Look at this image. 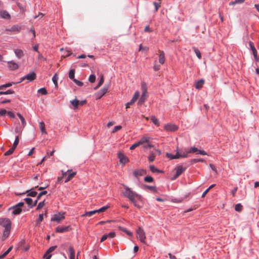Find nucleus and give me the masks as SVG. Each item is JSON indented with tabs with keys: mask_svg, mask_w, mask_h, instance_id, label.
<instances>
[{
	"mask_svg": "<svg viewBox=\"0 0 259 259\" xmlns=\"http://www.w3.org/2000/svg\"><path fill=\"white\" fill-rule=\"evenodd\" d=\"M122 186L124 187L125 189V190L122 192L123 195L125 197L127 198L129 200L133 203L135 206L138 208H140V206L136 202V199L141 200L142 199L141 195L132 190L131 189L126 185L122 184Z\"/></svg>",
	"mask_w": 259,
	"mask_h": 259,
	"instance_id": "obj_1",
	"label": "nucleus"
},
{
	"mask_svg": "<svg viewBox=\"0 0 259 259\" xmlns=\"http://www.w3.org/2000/svg\"><path fill=\"white\" fill-rule=\"evenodd\" d=\"M150 138L148 137H142L138 142L134 143L132 145L130 149L131 150L135 149L137 147L141 145L142 144H145V143H148L149 141Z\"/></svg>",
	"mask_w": 259,
	"mask_h": 259,
	"instance_id": "obj_2",
	"label": "nucleus"
},
{
	"mask_svg": "<svg viewBox=\"0 0 259 259\" xmlns=\"http://www.w3.org/2000/svg\"><path fill=\"white\" fill-rule=\"evenodd\" d=\"M136 232L137 238L139 239L141 242L145 243L146 235L144 230L142 228L139 227Z\"/></svg>",
	"mask_w": 259,
	"mask_h": 259,
	"instance_id": "obj_3",
	"label": "nucleus"
},
{
	"mask_svg": "<svg viewBox=\"0 0 259 259\" xmlns=\"http://www.w3.org/2000/svg\"><path fill=\"white\" fill-rule=\"evenodd\" d=\"M12 223L8 218H0V225L5 229H11Z\"/></svg>",
	"mask_w": 259,
	"mask_h": 259,
	"instance_id": "obj_4",
	"label": "nucleus"
},
{
	"mask_svg": "<svg viewBox=\"0 0 259 259\" xmlns=\"http://www.w3.org/2000/svg\"><path fill=\"white\" fill-rule=\"evenodd\" d=\"M186 168L183 167L182 165H179L177 166L175 168V170L176 171V174L174 176V177L171 179V180H176L186 170Z\"/></svg>",
	"mask_w": 259,
	"mask_h": 259,
	"instance_id": "obj_5",
	"label": "nucleus"
},
{
	"mask_svg": "<svg viewBox=\"0 0 259 259\" xmlns=\"http://www.w3.org/2000/svg\"><path fill=\"white\" fill-rule=\"evenodd\" d=\"M36 74L34 72H32L25 76L22 77L20 79V81L19 82H22V81L24 80L25 79L28 80V81H31L33 80H34L36 78ZM19 83V82H18Z\"/></svg>",
	"mask_w": 259,
	"mask_h": 259,
	"instance_id": "obj_6",
	"label": "nucleus"
},
{
	"mask_svg": "<svg viewBox=\"0 0 259 259\" xmlns=\"http://www.w3.org/2000/svg\"><path fill=\"white\" fill-rule=\"evenodd\" d=\"M188 153H195L196 154H199L202 155H207V153L205 151L199 150L195 147H191L188 151Z\"/></svg>",
	"mask_w": 259,
	"mask_h": 259,
	"instance_id": "obj_7",
	"label": "nucleus"
},
{
	"mask_svg": "<svg viewBox=\"0 0 259 259\" xmlns=\"http://www.w3.org/2000/svg\"><path fill=\"white\" fill-rule=\"evenodd\" d=\"M64 214V213H60L54 214L53 217L51 219V221L59 223L65 219Z\"/></svg>",
	"mask_w": 259,
	"mask_h": 259,
	"instance_id": "obj_8",
	"label": "nucleus"
},
{
	"mask_svg": "<svg viewBox=\"0 0 259 259\" xmlns=\"http://www.w3.org/2000/svg\"><path fill=\"white\" fill-rule=\"evenodd\" d=\"M118 157L119 159L120 163L124 164L129 161L128 157L121 152L118 153Z\"/></svg>",
	"mask_w": 259,
	"mask_h": 259,
	"instance_id": "obj_9",
	"label": "nucleus"
},
{
	"mask_svg": "<svg viewBox=\"0 0 259 259\" xmlns=\"http://www.w3.org/2000/svg\"><path fill=\"white\" fill-rule=\"evenodd\" d=\"M178 129V126L174 124H167L164 126V130L168 132H175Z\"/></svg>",
	"mask_w": 259,
	"mask_h": 259,
	"instance_id": "obj_10",
	"label": "nucleus"
},
{
	"mask_svg": "<svg viewBox=\"0 0 259 259\" xmlns=\"http://www.w3.org/2000/svg\"><path fill=\"white\" fill-rule=\"evenodd\" d=\"M57 248V246H53L50 247L46 253L44 255V258L45 259H50L52 257V254L51 253L53 252L55 249Z\"/></svg>",
	"mask_w": 259,
	"mask_h": 259,
	"instance_id": "obj_11",
	"label": "nucleus"
},
{
	"mask_svg": "<svg viewBox=\"0 0 259 259\" xmlns=\"http://www.w3.org/2000/svg\"><path fill=\"white\" fill-rule=\"evenodd\" d=\"M108 90V87L106 86L101 89L97 94V98L100 99L103 96L107 93Z\"/></svg>",
	"mask_w": 259,
	"mask_h": 259,
	"instance_id": "obj_12",
	"label": "nucleus"
},
{
	"mask_svg": "<svg viewBox=\"0 0 259 259\" xmlns=\"http://www.w3.org/2000/svg\"><path fill=\"white\" fill-rule=\"evenodd\" d=\"M12 210V214L17 215L20 214L22 211V208L17 207L16 205L9 208V210Z\"/></svg>",
	"mask_w": 259,
	"mask_h": 259,
	"instance_id": "obj_13",
	"label": "nucleus"
},
{
	"mask_svg": "<svg viewBox=\"0 0 259 259\" xmlns=\"http://www.w3.org/2000/svg\"><path fill=\"white\" fill-rule=\"evenodd\" d=\"M133 174L136 177L142 176L146 174V170L143 169H136L134 171Z\"/></svg>",
	"mask_w": 259,
	"mask_h": 259,
	"instance_id": "obj_14",
	"label": "nucleus"
},
{
	"mask_svg": "<svg viewBox=\"0 0 259 259\" xmlns=\"http://www.w3.org/2000/svg\"><path fill=\"white\" fill-rule=\"evenodd\" d=\"M70 228V226L65 227H58L56 229V232L58 233H64L68 232Z\"/></svg>",
	"mask_w": 259,
	"mask_h": 259,
	"instance_id": "obj_15",
	"label": "nucleus"
},
{
	"mask_svg": "<svg viewBox=\"0 0 259 259\" xmlns=\"http://www.w3.org/2000/svg\"><path fill=\"white\" fill-rule=\"evenodd\" d=\"M67 174H68V177L66 179L65 181V183H67L69 181H70L76 174V172H72L71 169H69L67 170Z\"/></svg>",
	"mask_w": 259,
	"mask_h": 259,
	"instance_id": "obj_16",
	"label": "nucleus"
},
{
	"mask_svg": "<svg viewBox=\"0 0 259 259\" xmlns=\"http://www.w3.org/2000/svg\"><path fill=\"white\" fill-rule=\"evenodd\" d=\"M8 67L12 70H15L19 68V65L13 61H10L8 62Z\"/></svg>",
	"mask_w": 259,
	"mask_h": 259,
	"instance_id": "obj_17",
	"label": "nucleus"
},
{
	"mask_svg": "<svg viewBox=\"0 0 259 259\" xmlns=\"http://www.w3.org/2000/svg\"><path fill=\"white\" fill-rule=\"evenodd\" d=\"M21 27L17 25H13L12 26L11 28H8V29H6V31H12V32H15V31H17V32H19L20 30H21Z\"/></svg>",
	"mask_w": 259,
	"mask_h": 259,
	"instance_id": "obj_18",
	"label": "nucleus"
},
{
	"mask_svg": "<svg viewBox=\"0 0 259 259\" xmlns=\"http://www.w3.org/2000/svg\"><path fill=\"white\" fill-rule=\"evenodd\" d=\"M159 53L160 54L159 55V62L161 64H163L165 62L164 53L163 51H160Z\"/></svg>",
	"mask_w": 259,
	"mask_h": 259,
	"instance_id": "obj_19",
	"label": "nucleus"
},
{
	"mask_svg": "<svg viewBox=\"0 0 259 259\" xmlns=\"http://www.w3.org/2000/svg\"><path fill=\"white\" fill-rule=\"evenodd\" d=\"M1 16L4 19H9L11 18L10 15L6 11H2L0 12Z\"/></svg>",
	"mask_w": 259,
	"mask_h": 259,
	"instance_id": "obj_20",
	"label": "nucleus"
},
{
	"mask_svg": "<svg viewBox=\"0 0 259 259\" xmlns=\"http://www.w3.org/2000/svg\"><path fill=\"white\" fill-rule=\"evenodd\" d=\"M11 229H5L2 236V240H5L10 235Z\"/></svg>",
	"mask_w": 259,
	"mask_h": 259,
	"instance_id": "obj_21",
	"label": "nucleus"
},
{
	"mask_svg": "<svg viewBox=\"0 0 259 259\" xmlns=\"http://www.w3.org/2000/svg\"><path fill=\"white\" fill-rule=\"evenodd\" d=\"M204 83V80L203 79H200L197 81L195 84V87L197 89H200L202 88L203 85Z\"/></svg>",
	"mask_w": 259,
	"mask_h": 259,
	"instance_id": "obj_22",
	"label": "nucleus"
},
{
	"mask_svg": "<svg viewBox=\"0 0 259 259\" xmlns=\"http://www.w3.org/2000/svg\"><path fill=\"white\" fill-rule=\"evenodd\" d=\"M146 97H147V96H146V91H145L143 93V94H142V96H141V98H140V100H139V101L138 102V104H140V105L142 104L145 102V100L146 99Z\"/></svg>",
	"mask_w": 259,
	"mask_h": 259,
	"instance_id": "obj_23",
	"label": "nucleus"
},
{
	"mask_svg": "<svg viewBox=\"0 0 259 259\" xmlns=\"http://www.w3.org/2000/svg\"><path fill=\"white\" fill-rule=\"evenodd\" d=\"M15 54L18 58H21L24 56V53L22 50L20 49H16L15 50Z\"/></svg>",
	"mask_w": 259,
	"mask_h": 259,
	"instance_id": "obj_24",
	"label": "nucleus"
},
{
	"mask_svg": "<svg viewBox=\"0 0 259 259\" xmlns=\"http://www.w3.org/2000/svg\"><path fill=\"white\" fill-rule=\"evenodd\" d=\"M39 127L42 133V134H47V132L45 130V124L44 122H40L39 123Z\"/></svg>",
	"mask_w": 259,
	"mask_h": 259,
	"instance_id": "obj_25",
	"label": "nucleus"
},
{
	"mask_svg": "<svg viewBox=\"0 0 259 259\" xmlns=\"http://www.w3.org/2000/svg\"><path fill=\"white\" fill-rule=\"evenodd\" d=\"M33 188L31 189L30 190L27 191L25 193H23L22 194H25L26 193H28L27 196L34 197L36 195L37 192L34 191H32Z\"/></svg>",
	"mask_w": 259,
	"mask_h": 259,
	"instance_id": "obj_26",
	"label": "nucleus"
},
{
	"mask_svg": "<svg viewBox=\"0 0 259 259\" xmlns=\"http://www.w3.org/2000/svg\"><path fill=\"white\" fill-rule=\"evenodd\" d=\"M69 251L70 253V259H74L75 258V251L73 248L71 246H70L69 248Z\"/></svg>",
	"mask_w": 259,
	"mask_h": 259,
	"instance_id": "obj_27",
	"label": "nucleus"
},
{
	"mask_svg": "<svg viewBox=\"0 0 259 259\" xmlns=\"http://www.w3.org/2000/svg\"><path fill=\"white\" fill-rule=\"evenodd\" d=\"M17 115L19 117V118H20V119L21 120V122L22 125L23 126V127H24L26 126V122L25 121V120L24 118L19 113H17Z\"/></svg>",
	"mask_w": 259,
	"mask_h": 259,
	"instance_id": "obj_28",
	"label": "nucleus"
},
{
	"mask_svg": "<svg viewBox=\"0 0 259 259\" xmlns=\"http://www.w3.org/2000/svg\"><path fill=\"white\" fill-rule=\"evenodd\" d=\"M166 155L168 158H169L171 159H179L178 152H177L176 155H172L171 154L167 153Z\"/></svg>",
	"mask_w": 259,
	"mask_h": 259,
	"instance_id": "obj_29",
	"label": "nucleus"
},
{
	"mask_svg": "<svg viewBox=\"0 0 259 259\" xmlns=\"http://www.w3.org/2000/svg\"><path fill=\"white\" fill-rule=\"evenodd\" d=\"M96 213H97V210H92V211H87L84 214H82L81 215V217H84V216L91 217L92 215L95 214Z\"/></svg>",
	"mask_w": 259,
	"mask_h": 259,
	"instance_id": "obj_30",
	"label": "nucleus"
},
{
	"mask_svg": "<svg viewBox=\"0 0 259 259\" xmlns=\"http://www.w3.org/2000/svg\"><path fill=\"white\" fill-rule=\"evenodd\" d=\"M151 120L152 122L156 126H159V121L158 119H157L154 116H152L151 117Z\"/></svg>",
	"mask_w": 259,
	"mask_h": 259,
	"instance_id": "obj_31",
	"label": "nucleus"
},
{
	"mask_svg": "<svg viewBox=\"0 0 259 259\" xmlns=\"http://www.w3.org/2000/svg\"><path fill=\"white\" fill-rule=\"evenodd\" d=\"M13 246L10 247L3 254L0 255V259L4 258L12 250Z\"/></svg>",
	"mask_w": 259,
	"mask_h": 259,
	"instance_id": "obj_32",
	"label": "nucleus"
},
{
	"mask_svg": "<svg viewBox=\"0 0 259 259\" xmlns=\"http://www.w3.org/2000/svg\"><path fill=\"white\" fill-rule=\"evenodd\" d=\"M71 104L75 108H77L79 105V101L77 99H74L70 101Z\"/></svg>",
	"mask_w": 259,
	"mask_h": 259,
	"instance_id": "obj_33",
	"label": "nucleus"
},
{
	"mask_svg": "<svg viewBox=\"0 0 259 259\" xmlns=\"http://www.w3.org/2000/svg\"><path fill=\"white\" fill-rule=\"evenodd\" d=\"M155 154L153 151H150V155L148 157V160L150 162H153L155 159Z\"/></svg>",
	"mask_w": 259,
	"mask_h": 259,
	"instance_id": "obj_34",
	"label": "nucleus"
},
{
	"mask_svg": "<svg viewBox=\"0 0 259 259\" xmlns=\"http://www.w3.org/2000/svg\"><path fill=\"white\" fill-rule=\"evenodd\" d=\"M74 74H75V70L71 69L69 72V77L71 79H72L73 81H74V79H75L74 78Z\"/></svg>",
	"mask_w": 259,
	"mask_h": 259,
	"instance_id": "obj_35",
	"label": "nucleus"
},
{
	"mask_svg": "<svg viewBox=\"0 0 259 259\" xmlns=\"http://www.w3.org/2000/svg\"><path fill=\"white\" fill-rule=\"evenodd\" d=\"M14 91L12 90H9L6 92L1 91L0 92V95H8V94H14Z\"/></svg>",
	"mask_w": 259,
	"mask_h": 259,
	"instance_id": "obj_36",
	"label": "nucleus"
},
{
	"mask_svg": "<svg viewBox=\"0 0 259 259\" xmlns=\"http://www.w3.org/2000/svg\"><path fill=\"white\" fill-rule=\"evenodd\" d=\"M15 83H8L2 85H0V90H3L6 88H8L12 85L13 84H15Z\"/></svg>",
	"mask_w": 259,
	"mask_h": 259,
	"instance_id": "obj_37",
	"label": "nucleus"
},
{
	"mask_svg": "<svg viewBox=\"0 0 259 259\" xmlns=\"http://www.w3.org/2000/svg\"><path fill=\"white\" fill-rule=\"evenodd\" d=\"M193 50L197 57L199 59H200L201 58V55L199 50L196 48H194Z\"/></svg>",
	"mask_w": 259,
	"mask_h": 259,
	"instance_id": "obj_38",
	"label": "nucleus"
},
{
	"mask_svg": "<svg viewBox=\"0 0 259 259\" xmlns=\"http://www.w3.org/2000/svg\"><path fill=\"white\" fill-rule=\"evenodd\" d=\"M149 168L152 172H161L158 169L156 168L154 165H150Z\"/></svg>",
	"mask_w": 259,
	"mask_h": 259,
	"instance_id": "obj_39",
	"label": "nucleus"
},
{
	"mask_svg": "<svg viewBox=\"0 0 259 259\" xmlns=\"http://www.w3.org/2000/svg\"><path fill=\"white\" fill-rule=\"evenodd\" d=\"M244 2V0H235L234 1L230 3V5H235L238 4H242Z\"/></svg>",
	"mask_w": 259,
	"mask_h": 259,
	"instance_id": "obj_40",
	"label": "nucleus"
},
{
	"mask_svg": "<svg viewBox=\"0 0 259 259\" xmlns=\"http://www.w3.org/2000/svg\"><path fill=\"white\" fill-rule=\"evenodd\" d=\"M37 92L44 95H47L48 93L47 90L44 88L39 89Z\"/></svg>",
	"mask_w": 259,
	"mask_h": 259,
	"instance_id": "obj_41",
	"label": "nucleus"
},
{
	"mask_svg": "<svg viewBox=\"0 0 259 259\" xmlns=\"http://www.w3.org/2000/svg\"><path fill=\"white\" fill-rule=\"evenodd\" d=\"M235 209L237 211H241L242 209V205L240 203L237 204L235 205Z\"/></svg>",
	"mask_w": 259,
	"mask_h": 259,
	"instance_id": "obj_42",
	"label": "nucleus"
},
{
	"mask_svg": "<svg viewBox=\"0 0 259 259\" xmlns=\"http://www.w3.org/2000/svg\"><path fill=\"white\" fill-rule=\"evenodd\" d=\"M144 188L148 189H149L151 191H152L153 192L156 191V188L155 186H148V185H145Z\"/></svg>",
	"mask_w": 259,
	"mask_h": 259,
	"instance_id": "obj_43",
	"label": "nucleus"
},
{
	"mask_svg": "<svg viewBox=\"0 0 259 259\" xmlns=\"http://www.w3.org/2000/svg\"><path fill=\"white\" fill-rule=\"evenodd\" d=\"M58 79V76L57 73H56L52 78V81L56 86L57 85V81Z\"/></svg>",
	"mask_w": 259,
	"mask_h": 259,
	"instance_id": "obj_44",
	"label": "nucleus"
},
{
	"mask_svg": "<svg viewBox=\"0 0 259 259\" xmlns=\"http://www.w3.org/2000/svg\"><path fill=\"white\" fill-rule=\"evenodd\" d=\"M43 214H40L39 215L38 218L36 220V223L37 225H39L40 222L43 220Z\"/></svg>",
	"mask_w": 259,
	"mask_h": 259,
	"instance_id": "obj_45",
	"label": "nucleus"
},
{
	"mask_svg": "<svg viewBox=\"0 0 259 259\" xmlns=\"http://www.w3.org/2000/svg\"><path fill=\"white\" fill-rule=\"evenodd\" d=\"M103 82H104V77L103 75H102L100 80L99 82L98 85L96 86V87L95 88V90H97L98 88H99L103 84Z\"/></svg>",
	"mask_w": 259,
	"mask_h": 259,
	"instance_id": "obj_46",
	"label": "nucleus"
},
{
	"mask_svg": "<svg viewBox=\"0 0 259 259\" xmlns=\"http://www.w3.org/2000/svg\"><path fill=\"white\" fill-rule=\"evenodd\" d=\"M144 181H145V182H147V183H152L153 182L154 179L152 177L149 176V177H145L144 178Z\"/></svg>",
	"mask_w": 259,
	"mask_h": 259,
	"instance_id": "obj_47",
	"label": "nucleus"
},
{
	"mask_svg": "<svg viewBox=\"0 0 259 259\" xmlns=\"http://www.w3.org/2000/svg\"><path fill=\"white\" fill-rule=\"evenodd\" d=\"M19 137L18 136H17L15 138V140L13 143V147H14V148H15L17 147L18 143H19Z\"/></svg>",
	"mask_w": 259,
	"mask_h": 259,
	"instance_id": "obj_48",
	"label": "nucleus"
},
{
	"mask_svg": "<svg viewBox=\"0 0 259 259\" xmlns=\"http://www.w3.org/2000/svg\"><path fill=\"white\" fill-rule=\"evenodd\" d=\"M15 149V148H14V147H12L11 148H10L8 151H7L5 153V155L6 156H8V155H10L12 154L14 152Z\"/></svg>",
	"mask_w": 259,
	"mask_h": 259,
	"instance_id": "obj_49",
	"label": "nucleus"
},
{
	"mask_svg": "<svg viewBox=\"0 0 259 259\" xmlns=\"http://www.w3.org/2000/svg\"><path fill=\"white\" fill-rule=\"evenodd\" d=\"M251 51L252 52V54H253V55L255 60L257 61L258 60L257 52L256 49L255 48L253 50H252Z\"/></svg>",
	"mask_w": 259,
	"mask_h": 259,
	"instance_id": "obj_50",
	"label": "nucleus"
},
{
	"mask_svg": "<svg viewBox=\"0 0 259 259\" xmlns=\"http://www.w3.org/2000/svg\"><path fill=\"white\" fill-rule=\"evenodd\" d=\"M96 77L95 75L92 74L89 76V80L90 82L93 83L96 80Z\"/></svg>",
	"mask_w": 259,
	"mask_h": 259,
	"instance_id": "obj_51",
	"label": "nucleus"
},
{
	"mask_svg": "<svg viewBox=\"0 0 259 259\" xmlns=\"http://www.w3.org/2000/svg\"><path fill=\"white\" fill-rule=\"evenodd\" d=\"M24 200L26 202V203L30 206V207L31 206L32 203V200L31 198H26Z\"/></svg>",
	"mask_w": 259,
	"mask_h": 259,
	"instance_id": "obj_52",
	"label": "nucleus"
},
{
	"mask_svg": "<svg viewBox=\"0 0 259 259\" xmlns=\"http://www.w3.org/2000/svg\"><path fill=\"white\" fill-rule=\"evenodd\" d=\"M109 207L108 206H103L101 208L97 210V213L102 212L105 211Z\"/></svg>",
	"mask_w": 259,
	"mask_h": 259,
	"instance_id": "obj_53",
	"label": "nucleus"
},
{
	"mask_svg": "<svg viewBox=\"0 0 259 259\" xmlns=\"http://www.w3.org/2000/svg\"><path fill=\"white\" fill-rule=\"evenodd\" d=\"M44 205H45V201L40 202L37 205L36 209L38 210V209H41V208H42L44 206Z\"/></svg>",
	"mask_w": 259,
	"mask_h": 259,
	"instance_id": "obj_54",
	"label": "nucleus"
},
{
	"mask_svg": "<svg viewBox=\"0 0 259 259\" xmlns=\"http://www.w3.org/2000/svg\"><path fill=\"white\" fill-rule=\"evenodd\" d=\"M204 160L203 159H193L191 160V162L192 164L196 163L198 162H203Z\"/></svg>",
	"mask_w": 259,
	"mask_h": 259,
	"instance_id": "obj_55",
	"label": "nucleus"
},
{
	"mask_svg": "<svg viewBox=\"0 0 259 259\" xmlns=\"http://www.w3.org/2000/svg\"><path fill=\"white\" fill-rule=\"evenodd\" d=\"M47 194V191H44L41 192L40 193H39L38 194V195L37 196V200H39L40 198V197L41 196H42V195H46Z\"/></svg>",
	"mask_w": 259,
	"mask_h": 259,
	"instance_id": "obj_56",
	"label": "nucleus"
},
{
	"mask_svg": "<svg viewBox=\"0 0 259 259\" xmlns=\"http://www.w3.org/2000/svg\"><path fill=\"white\" fill-rule=\"evenodd\" d=\"M140 96V93L139 92H135L134 96L133 97V99L135 101H137Z\"/></svg>",
	"mask_w": 259,
	"mask_h": 259,
	"instance_id": "obj_57",
	"label": "nucleus"
},
{
	"mask_svg": "<svg viewBox=\"0 0 259 259\" xmlns=\"http://www.w3.org/2000/svg\"><path fill=\"white\" fill-rule=\"evenodd\" d=\"M107 237L109 238H113L115 236V233L114 232H111L109 234H107Z\"/></svg>",
	"mask_w": 259,
	"mask_h": 259,
	"instance_id": "obj_58",
	"label": "nucleus"
},
{
	"mask_svg": "<svg viewBox=\"0 0 259 259\" xmlns=\"http://www.w3.org/2000/svg\"><path fill=\"white\" fill-rule=\"evenodd\" d=\"M121 128H122V126L121 125L116 126L113 129L112 133H115L117 131H119L121 129Z\"/></svg>",
	"mask_w": 259,
	"mask_h": 259,
	"instance_id": "obj_59",
	"label": "nucleus"
},
{
	"mask_svg": "<svg viewBox=\"0 0 259 259\" xmlns=\"http://www.w3.org/2000/svg\"><path fill=\"white\" fill-rule=\"evenodd\" d=\"M189 153H188V152H187L186 153H184L183 154H180L179 152H178V155H179V158H181V157H183V158H186V157H188V154Z\"/></svg>",
	"mask_w": 259,
	"mask_h": 259,
	"instance_id": "obj_60",
	"label": "nucleus"
},
{
	"mask_svg": "<svg viewBox=\"0 0 259 259\" xmlns=\"http://www.w3.org/2000/svg\"><path fill=\"white\" fill-rule=\"evenodd\" d=\"M73 82H75L77 85H78L79 87H81L83 84V83L82 82L79 81L76 79H74Z\"/></svg>",
	"mask_w": 259,
	"mask_h": 259,
	"instance_id": "obj_61",
	"label": "nucleus"
},
{
	"mask_svg": "<svg viewBox=\"0 0 259 259\" xmlns=\"http://www.w3.org/2000/svg\"><path fill=\"white\" fill-rule=\"evenodd\" d=\"M153 5H154L155 8V11H157L158 9L160 7V3L159 4H158L156 2H154Z\"/></svg>",
	"mask_w": 259,
	"mask_h": 259,
	"instance_id": "obj_62",
	"label": "nucleus"
},
{
	"mask_svg": "<svg viewBox=\"0 0 259 259\" xmlns=\"http://www.w3.org/2000/svg\"><path fill=\"white\" fill-rule=\"evenodd\" d=\"M8 112L4 109H0V115L1 116L5 115Z\"/></svg>",
	"mask_w": 259,
	"mask_h": 259,
	"instance_id": "obj_63",
	"label": "nucleus"
},
{
	"mask_svg": "<svg viewBox=\"0 0 259 259\" xmlns=\"http://www.w3.org/2000/svg\"><path fill=\"white\" fill-rule=\"evenodd\" d=\"M108 238L107 234H104L101 239L100 242H102Z\"/></svg>",
	"mask_w": 259,
	"mask_h": 259,
	"instance_id": "obj_64",
	"label": "nucleus"
}]
</instances>
